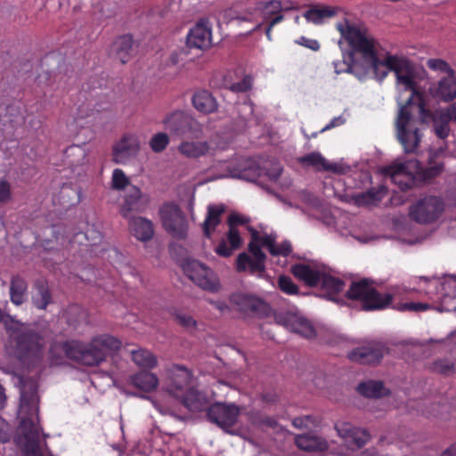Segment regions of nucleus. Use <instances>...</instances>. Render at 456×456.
Here are the masks:
<instances>
[{"instance_id":"1","label":"nucleus","mask_w":456,"mask_h":456,"mask_svg":"<svg viewBox=\"0 0 456 456\" xmlns=\"http://www.w3.org/2000/svg\"><path fill=\"white\" fill-rule=\"evenodd\" d=\"M337 29L347 42L351 50L359 53L370 67L374 77L379 81H383L389 71L395 74L397 83L403 85L405 89L414 86V71L411 61L400 55H394L386 52L380 53L377 49V42L366 29H361L347 20L337 24Z\"/></svg>"},{"instance_id":"2","label":"nucleus","mask_w":456,"mask_h":456,"mask_svg":"<svg viewBox=\"0 0 456 456\" xmlns=\"http://www.w3.org/2000/svg\"><path fill=\"white\" fill-rule=\"evenodd\" d=\"M411 94L405 104L400 107L396 121V137L406 153H415L422 139L419 124L432 123L435 134L442 140L448 137L451 128L450 116L444 109L434 111L426 108L424 97L413 88L409 89Z\"/></svg>"},{"instance_id":"3","label":"nucleus","mask_w":456,"mask_h":456,"mask_svg":"<svg viewBox=\"0 0 456 456\" xmlns=\"http://www.w3.org/2000/svg\"><path fill=\"white\" fill-rule=\"evenodd\" d=\"M120 347L121 341L108 334L94 336L88 343L79 339L53 341L49 347L47 361L51 367L63 365L67 359L94 367Z\"/></svg>"},{"instance_id":"4","label":"nucleus","mask_w":456,"mask_h":456,"mask_svg":"<svg viewBox=\"0 0 456 456\" xmlns=\"http://www.w3.org/2000/svg\"><path fill=\"white\" fill-rule=\"evenodd\" d=\"M8 352L28 369L42 365L45 356V338L43 335L28 327L12 330L8 340Z\"/></svg>"},{"instance_id":"5","label":"nucleus","mask_w":456,"mask_h":456,"mask_svg":"<svg viewBox=\"0 0 456 456\" xmlns=\"http://www.w3.org/2000/svg\"><path fill=\"white\" fill-rule=\"evenodd\" d=\"M251 240L248 245V253H240L236 258V270L239 273L248 272L250 274L263 278L265 274V262L267 256L262 247L273 253L275 237L273 234L261 235L257 230L248 227Z\"/></svg>"},{"instance_id":"6","label":"nucleus","mask_w":456,"mask_h":456,"mask_svg":"<svg viewBox=\"0 0 456 456\" xmlns=\"http://www.w3.org/2000/svg\"><path fill=\"white\" fill-rule=\"evenodd\" d=\"M346 298L360 301L364 311H376L387 308L393 301L389 293L381 294L374 287L372 281L362 279L352 281L346 293Z\"/></svg>"},{"instance_id":"7","label":"nucleus","mask_w":456,"mask_h":456,"mask_svg":"<svg viewBox=\"0 0 456 456\" xmlns=\"http://www.w3.org/2000/svg\"><path fill=\"white\" fill-rule=\"evenodd\" d=\"M165 128L177 137L199 139L202 136L201 125L182 110H175L163 119Z\"/></svg>"},{"instance_id":"8","label":"nucleus","mask_w":456,"mask_h":456,"mask_svg":"<svg viewBox=\"0 0 456 456\" xmlns=\"http://www.w3.org/2000/svg\"><path fill=\"white\" fill-rule=\"evenodd\" d=\"M232 310L238 312L244 318L264 317L270 312L269 305L262 298L248 293H232L229 298Z\"/></svg>"},{"instance_id":"9","label":"nucleus","mask_w":456,"mask_h":456,"mask_svg":"<svg viewBox=\"0 0 456 456\" xmlns=\"http://www.w3.org/2000/svg\"><path fill=\"white\" fill-rule=\"evenodd\" d=\"M159 215L165 230L176 239H184L187 235L188 224L187 220L180 209L174 203H165L160 210Z\"/></svg>"},{"instance_id":"10","label":"nucleus","mask_w":456,"mask_h":456,"mask_svg":"<svg viewBox=\"0 0 456 456\" xmlns=\"http://www.w3.org/2000/svg\"><path fill=\"white\" fill-rule=\"evenodd\" d=\"M183 269L186 276L200 288L212 292L219 289L215 273L199 261L188 260L183 264Z\"/></svg>"},{"instance_id":"11","label":"nucleus","mask_w":456,"mask_h":456,"mask_svg":"<svg viewBox=\"0 0 456 456\" xmlns=\"http://www.w3.org/2000/svg\"><path fill=\"white\" fill-rule=\"evenodd\" d=\"M444 211V202L439 197L428 196L419 200L410 208V217L419 224L436 221Z\"/></svg>"},{"instance_id":"12","label":"nucleus","mask_w":456,"mask_h":456,"mask_svg":"<svg viewBox=\"0 0 456 456\" xmlns=\"http://www.w3.org/2000/svg\"><path fill=\"white\" fill-rule=\"evenodd\" d=\"M386 353L387 348L383 343L372 341L353 349L348 353L347 357L351 362L360 364H376L382 360Z\"/></svg>"},{"instance_id":"13","label":"nucleus","mask_w":456,"mask_h":456,"mask_svg":"<svg viewBox=\"0 0 456 456\" xmlns=\"http://www.w3.org/2000/svg\"><path fill=\"white\" fill-rule=\"evenodd\" d=\"M207 414L210 421L226 429L237 422L240 409L235 404L216 403L208 407Z\"/></svg>"},{"instance_id":"14","label":"nucleus","mask_w":456,"mask_h":456,"mask_svg":"<svg viewBox=\"0 0 456 456\" xmlns=\"http://www.w3.org/2000/svg\"><path fill=\"white\" fill-rule=\"evenodd\" d=\"M338 435L351 448H362L370 438L366 429L359 428L349 422L340 421L335 424Z\"/></svg>"},{"instance_id":"15","label":"nucleus","mask_w":456,"mask_h":456,"mask_svg":"<svg viewBox=\"0 0 456 456\" xmlns=\"http://www.w3.org/2000/svg\"><path fill=\"white\" fill-rule=\"evenodd\" d=\"M191 379V371L182 365H173L168 370V384L167 391L175 398L183 395L184 391L190 389Z\"/></svg>"},{"instance_id":"16","label":"nucleus","mask_w":456,"mask_h":456,"mask_svg":"<svg viewBox=\"0 0 456 456\" xmlns=\"http://www.w3.org/2000/svg\"><path fill=\"white\" fill-rule=\"evenodd\" d=\"M20 430L24 438L25 452L37 454L40 450V428L32 418H23L20 423Z\"/></svg>"},{"instance_id":"17","label":"nucleus","mask_w":456,"mask_h":456,"mask_svg":"<svg viewBox=\"0 0 456 456\" xmlns=\"http://www.w3.org/2000/svg\"><path fill=\"white\" fill-rule=\"evenodd\" d=\"M139 151L137 140L131 135H124L113 147V161L117 164H125L130 158L135 156Z\"/></svg>"},{"instance_id":"18","label":"nucleus","mask_w":456,"mask_h":456,"mask_svg":"<svg viewBox=\"0 0 456 456\" xmlns=\"http://www.w3.org/2000/svg\"><path fill=\"white\" fill-rule=\"evenodd\" d=\"M187 45L190 48L206 49L211 45V28L204 22H198L190 29L186 37Z\"/></svg>"},{"instance_id":"19","label":"nucleus","mask_w":456,"mask_h":456,"mask_svg":"<svg viewBox=\"0 0 456 456\" xmlns=\"http://www.w3.org/2000/svg\"><path fill=\"white\" fill-rule=\"evenodd\" d=\"M291 273L306 286L314 288L319 286L323 271L306 264H295L290 267Z\"/></svg>"},{"instance_id":"20","label":"nucleus","mask_w":456,"mask_h":456,"mask_svg":"<svg viewBox=\"0 0 456 456\" xmlns=\"http://www.w3.org/2000/svg\"><path fill=\"white\" fill-rule=\"evenodd\" d=\"M383 174L390 176L392 182L398 184L402 191H407L413 183V176L408 173L405 163L393 164L384 167Z\"/></svg>"},{"instance_id":"21","label":"nucleus","mask_w":456,"mask_h":456,"mask_svg":"<svg viewBox=\"0 0 456 456\" xmlns=\"http://www.w3.org/2000/svg\"><path fill=\"white\" fill-rule=\"evenodd\" d=\"M434 95L444 102H450L456 98V74L455 72L444 77L431 87Z\"/></svg>"},{"instance_id":"22","label":"nucleus","mask_w":456,"mask_h":456,"mask_svg":"<svg viewBox=\"0 0 456 456\" xmlns=\"http://www.w3.org/2000/svg\"><path fill=\"white\" fill-rule=\"evenodd\" d=\"M319 285L324 292L325 298L338 302V296L344 290L346 283L341 279L324 272Z\"/></svg>"},{"instance_id":"23","label":"nucleus","mask_w":456,"mask_h":456,"mask_svg":"<svg viewBox=\"0 0 456 456\" xmlns=\"http://www.w3.org/2000/svg\"><path fill=\"white\" fill-rule=\"evenodd\" d=\"M134 39L130 34L118 37L111 45V53L122 64H126L133 51Z\"/></svg>"},{"instance_id":"24","label":"nucleus","mask_w":456,"mask_h":456,"mask_svg":"<svg viewBox=\"0 0 456 456\" xmlns=\"http://www.w3.org/2000/svg\"><path fill=\"white\" fill-rule=\"evenodd\" d=\"M224 211L225 207L223 204H210L208 206L207 216L202 224V230L206 238H211L212 234L216 231V228L220 224L221 216Z\"/></svg>"},{"instance_id":"25","label":"nucleus","mask_w":456,"mask_h":456,"mask_svg":"<svg viewBox=\"0 0 456 456\" xmlns=\"http://www.w3.org/2000/svg\"><path fill=\"white\" fill-rule=\"evenodd\" d=\"M131 233L141 241L151 240L154 234L153 224L142 216L133 217L129 222Z\"/></svg>"},{"instance_id":"26","label":"nucleus","mask_w":456,"mask_h":456,"mask_svg":"<svg viewBox=\"0 0 456 456\" xmlns=\"http://www.w3.org/2000/svg\"><path fill=\"white\" fill-rule=\"evenodd\" d=\"M191 102L193 107L200 112L210 114L217 110V102L212 94L208 90H199L194 93Z\"/></svg>"},{"instance_id":"27","label":"nucleus","mask_w":456,"mask_h":456,"mask_svg":"<svg viewBox=\"0 0 456 456\" xmlns=\"http://www.w3.org/2000/svg\"><path fill=\"white\" fill-rule=\"evenodd\" d=\"M227 240L230 246L227 245V241L225 240H221L216 247L215 251L218 256L229 257L234 250L240 247L242 240L236 227H229Z\"/></svg>"},{"instance_id":"28","label":"nucleus","mask_w":456,"mask_h":456,"mask_svg":"<svg viewBox=\"0 0 456 456\" xmlns=\"http://www.w3.org/2000/svg\"><path fill=\"white\" fill-rule=\"evenodd\" d=\"M175 398L191 411H201L206 407L205 395L193 387L187 389L183 395H178Z\"/></svg>"},{"instance_id":"29","label":"nucleus","mask_w":456,"mask_h":456,"mask_svg":"<svg viewBox=\"0 0 456 456\" xmlns=\"http://www.w3.org/2000/svg\"><path fill=\"white\" fill-rule=\"evenodd\" d=\"M142 191L134 185L129 187L127 194L125 196L124 202L120 208V214L123 217H128L134 211H140V200Z\"/></svg>"},{"instance_id":"30","label":"nucleus","mask_w":456,"mask_h":456,"mask_svg":"<svg viewBox=\"0 0 456 456\" xmlns=\"http://www.w3.org/2000/svg\"><path fill=\"white\" fill-rule=\"evenodd\" d=\"M178 151L182 155L187 158L196 159L205 156L208 152L209 144L205 141H183L178 146Z\"/></svg>"},{"instance_id":"31","label":"nucleus","mask_w":456,"mask_h":456,"mask_svg":"<svg viewBox=\"0 0 456 456\" xmlns=\"http://www.w3.org/2000/svg\"><path fill=\"white\" fill-rule=\"evenodd\" d=\"M357 392L367 398H380L388 394L384 387L383 382L379 380H367L358 384Z\"/></svg>"},{"instance_id":"32","label":"nucleus","mask_w":456,"mask_h":456,"mask_svg":"<svg viewBox=\"0 0 456 456\" xmlns=\"http://www.w3.org/2000/svg\"><path fill=\"white\" fill-rule=\"evenodd\" d=\"M28 297V284L20 276H13L10 285V298L16 305H22Z\"/></svg>"},{"instance_id":"33","label":"nucleus","mask_w":456,"mask_h":456,"mask_svg":"<svg viewBox=\"0 0 456 456\" xmlns=\"http://www.w3.org/2000/svg\"><path fill=\"white\" fill-rule=\"evenodd\" d=\"M132 384L145 392H151L157 388L159 385L158 377L146 370H141L131 378Z\"/></svg>"},{"instance_id":"34","label":"nucleus","mask_w":456,"mask_h":456,"mask_svg":"<svg viewBox=\"0 0 456 456\" xmlns=\"http://www.w3.org/2000/svg\"><path fill=\"white\" fill-rule=\"evenodd\" d=\"M298 163L305 167H312L314 169L325 170V171H333L335 170V166L333 164H330L326 161L324 157L317 151L308 153L305 156L298 158Z\"/></svg>"},{"instance_id":"35","label":"nucleus","mask_w":456,"mask_h":456,"mask_svg":"<svg viewBox=\"0 0 456 456\" xmlns=\"http://www.w3.org/2000/svg\"><path fill=\"white\" fill-rule=\"evenodd\" d=\"M36 293L32 297L34 305L40 310H44L52 303V294L47 284L43 281H37L35 284Z\"/></svg>"},{"instance_id":"36","label":"nucleus","mask_w":456,"mask_h":456,"mask_svg":"<svg viewBox=\"0 0 456 456\" xmlns=\"http://www.w3.org/2000/svg\"><path fill=\"white\" fill-rule=\"evenodd\" d=\"M387 190L384 186L379 189L371 188L365 192L356 195L355 202L358 206L377 205L385 197Z\"/></svg>"},{"instance_id":"37","label":"nucleus","mask_w":456,"mask_h":456,"mask_svg":"<svg viewBox=\"0 0 456 456\" xmlns=\"http://www.w3.org/2000/svg\"><path fill=\"white\" fill-rule=\"evenodd\" d=\"M433 153L430 152L429 157V166L422 167L419 162H416V174L419 176V178L423 181L431 180L436 176H438L444 168L442 163H434L433 164Z\"/></svg>"},{"instance_id":"38","label":"nucleus","mask_w":456,"mask_h":456,"mask_svg":"<svg viewBox=\"0 0 456 456\" xmlns=\"http://www.w3.org/2000/svg\"><path fill=\"white\" fill-rule=\"evenodd\" d=\"M335 14L336 11L331 7L318 8L314 6L307 10L303 16L307 21L319 25L323 22L324 19L333 17Z\"/></svg>"},{"instance_id":"39","label":"nucleus","mask_w":456,"mask_h":456,"mask_svg":"<svg viewBox=\"0 0 456 456\" xmlns=\"http://www.w3.org/2000/svg\"><path fill=\"white\" fill-rule=\"evenodd\" d=\"M288 321L293 332L306 338H312L315 336V330L308 321L295 316L289 317Z\"/></svg>"},{"instance_id":"40","label":"nucleus","mask_w":456,"mask_h":456,"mask_svg":"<svg viewBox=\"0 0 456 456\" xmlns=\"http://www.w3.org/2000/svg\"><path fill=\"white\" fill-rule=\"evenodd\" d=\"M132 359L136 365L142 368L152 369L157 365L156 357L145 349L132 351Z\"/></svg>"},{"instance_id":"41","label":"nucleus","mask_w":456,"mask_h":456,"mask_svg":"<svg viewBox=\"0 0 456 456\" xmlns=\"http://www.w3.org/2000/svg\"><path fill=\"white\" fill-rule=\"evenodd\" d=\"M256 10L261 12L264 20H269L273 15L282 12L281 2L271 0L265 3H258Z\"/></svg>"},{"instance_id":"42","label":"nucleus","mask_w":456,"mask_h":456,"mask_svg":"<svg viewBox=\"0 0 456 456\" xmlns=\"http://www.w3.org/2000/svg\"><path fill=\"white\" fill-rule=\"evenodd\" d=\"M37 391L31 389L29 392L21 391L20 409L21 412L32 411L37 405Z\"/></svg>"},{"instance_id":"43","label":"nucleus","mask_w":456,"mask_h":456,"mask_svg":"<svg viewBox=\"0 0 456 456\" xmlns=\"http://www.w3.org/2000/svg\"><path fill=\"white\" fill-rule=\"evenodd\" d=\"M429 369L433 372L449 376L454 372L455 365L447 359H438L430 365Z\"/></svg>"},{"instance_id":"44","label":"nucleus","mask_w":456,"mask_h":456,"mask_svg":"<svg viewBox=\"0 0 456 456\" xmlns=\"http://www.w3.org/2000/svg\"><path fill=\"white\" fill-rule=\"evenodd\" d=\"M130 183L129 178L120 168H115L111 176V188L115 191H123Z\"/></svg>"},{"instance_id":"45","label":"nucleus","mask_w":456,"mask_h":456,"mask_svg":"<svg viewBox=\"0 0 456 456\" xmlns=\"http://www.w3.org/2000/svg\"><path fill=\"white\" fill-rule=\"evenodd\" d=\"M278 288L287 295H297L299 291L297 285L287 275H281L278 278Z\"/></svg>"},{"instance_id":"46","label":"nucleus","mask_w":456,"mask_h":456,"mask_svg":"<svg viewBox=\"0 0 456 456\" xmlns=\"http://www.w3.org/2000/svg\"><path fill=\"white\" fill-rule=\"evenodd\" d=\"M169 143V137L166 133H158L150 141V146L154 152L163 151Z\"/></svg>"},{"instance_id":"47","label":"nucleus","mask_w":456,"mask_h":456,"mask_svg":"<svg viewBox=\"0 0 456 456\" xmlns=\"http://www.w3.org/2000/svg\"><path fill=\"white\" fill-rule=\"evenodd\" d=\"M60 198L64 203L75 205L79 201L78 192L71 185L64 184L60 191Z\"/></svg>"},{"instance_id":"48","label":"nucleus","mask_w":456,"mask_h":456,"mask_svg":"<svg viewBox=\"0 0 456 456\" xmlns=\"http://www.w3.org/2000/svg\"><path fill=\"white\" fill-rule=\"evenodd\" d=\"M262 174V170L258 164L255 161H247L244 170L240 175V177L246 180H252L259 177Z\"/></svg>"},{"instance_id":"49","label":"nucleus","mask_w":456,"mask_h":456,"mask_svg":"<svg viewBox=\"0 0 456 456\" xmlns=\"http://www.w3.org/2000/svg\"><path fill=\"white\" fill-rule=\"evenodd\" d=\"M296 444L304 451L313 452L317 449V438L309 436H298L296 438Z\"/></svg>"},{"instance_id":"50","label":"nucleus","mask_w":456,"mask_h":456,"mask_svg":"<svg viewBox=\"0 0 456 456\" xmlns=\"http://www.w3.org/2000/svg\"><path fill=\"white\" fill-rule=\"evenodd\" d=\"M428 67L433 70L442 71L445 73L446 76L455 72L445 61L441 59L428 60Z\"/></svg>"},{"instance_id":"51","label":"nucleus","mask_w":456,"mask_h":456,"mask_svg":"<svg viewBox=\"0 0 456 456\" xmlns=\"http://www.w3.org/2000/svg\"><path fill=\"white\" fill-rule=\"evenodd\" d=\"M65 154H66L67 158H69L71 155H77L79 158V159H77V161H72V160L67 161L68 164H69L72 167L82 165L84 159H86V153H85L84 150L79 146L74 145V146L69 147L66 150Z\"/></svg>"},{"instance_id":"52","label":"nucleus","mask_w":456,"mask_h":456,"mask_svg":"<svg viewBox=\"0 0 456 456\" xmlns=\"http://www.w3.org/2000/svg\"><path fill=\"white\" fill-rule=\"evenodd\" d=\"M428 308L429 305L428 304L415 302L402 303L396 306V309L401 312H423L428 310Z\"/></svg>"},{"instance_id":"53","label":"nucleus","mask_w":456,"mask_h":456,"mask_svg":"<svg viewBox=\"0 0 456 456\" xmlns=\"http://www.w3.org/2000/svg\"><path fill=\"white\" fill-rule=\"evenodd\" d=\"M174 316L177 323L186 329L194 328L196 326L195 320L189 314L175 312Z\"/></svg>"},{"instance_id":"54","label":"nucleus","mask_w":456,"mask_h":456,"mask_svg":"<svg viewBox=\"0 0 456 456\" xmlns=\"http://www.w3.org/2000/svg\"><path fill=\"white\" fill-rule=\"evenodd\" d=\"M273 253H270L272 256H288L292 252V246L289 241L285 240L281 242L280 245H276V242L273 246Z\"/></svg>"},{"instance_id":"55","label":"nucleus","mask_w":456,"mask_h":456,"mask_svg":"<svg viewBox=\"0 0 456 456\" xmlns=\"http://www.w3.org/2000/svg\"><path fill=\"white\" fill-rule=\"evenodd\" d=\"M251 88V78L244 77L241 81L232 84L230 89L234 93H245Z\"/></svg>"},{"instance_id":"56","label":"nucleus","mask_w":456,"mask_h":456,"mask_svg":"<svg viewBox=\"0 0 456 456\" xmlns=\"http://www.w3.org/2000/svg\"><path fill=\"white\" fill-rule=\"evenodd\" d=\"M11 438V427L8 422L0 416V442L7 443Z\"/></svg>"},{"instance_id":"57","label":"nucleus","mask_w":456,"mask_h":456,"mask_svg":"<svg viewBox=\"0 0 456 456\" xmlns=\"http://www.w3.org/2000/svg\"><path fill=\"white\" fill-rule=\"evenodd\" d=\"M249 219L246 216L239 215L237 213H232L228 217V225L229 227H236L237 225H241L248 224Z\"/></svg>"},{"instance_id":"58","label":"nucleus","mask_w":456,"mask_h":456,"mask_svg":"<svg viewBox=\"0 0 456 456\" xmlns=\"http://www.w3.org/2000/svg\"><path fill=\"white\" fill-rule=\"evenodd\" d=\"M11 197V186L10 183L5 181H0V204L9 200Z\"/></svg>"},{"instance_id":"59","label":"nucleus","mask_w":456,"mask_h":456,"mask_svg":"<svg viewBox=\"0 0 456 456\" xmlns=\"http://www.w3.org/2000/svg\"><path fill=\"white\" fill-rule=\"evenodd\" d=\"M297 44L303 45L306 48H309L313 51H318L320 49V44L315 39H310L304 36L300 37L298 40L296 41Z\"/></svg>"},{"instance_id":"60","label":"nucleus","mask_w":456,"mask_h":456,"mask_svg":"<svg viewBox=\"0 0 456 456\" xmlns=\"http://www.w3.org/2000/svg\"><path fill=\"white\" fill-rule=\"evenodd\" d=\"M346 122V119L342 116L334 117L320 132H325L334 127L339 126Z\"/></svg>"},{"instance_id":"61","label":"nucleus","mask_w":456,"mask_h":456,"mask_svg":"<svg viewBox=\"0 0 456 456\" xmlns=\"http://www.w3.org/2000/svg\"><path fill=\"white\" fill-rule=\"evenodd\" d=\"M261 398L266 403H274L278 400V395L274 392H265L262 394Z\"/></svg>"},{"instance_id":"62","label":"nucleus","mask_w":456,"mask_h":456,"mask_svg":"<svg viewBox=\"0 0 456 456\" xmlns=\"http://www.w3.org/2000/svg\"><path fill=\"white\" fill-rule=\"evenodd\" d=\"M305 419H304L303 416L301 417H297L295 418L293 420H292V425L297 428H305V429H308L309 428V423H305Z\"/></svg>"},{"instance_id":"63","label":"nucleus","mask_w":456,"mask_h":456,"mask_svg":"<svg viewBox=\"0 0 456 456\" xmlns=\"http://www.w3.org/2000/svg\"><path fill=\"white\" fill-rule=\"evenodd\" d=\"M214 306L218 309L222 314H225L226 312H229L230 310H232V306L228 305L224 301H216L213 303Z\"/></svg>"},{"instance_id":"64","label":"nucleus","mask_w":456,"mask_h":456,"mask_svg":"<svg viewBox=\"0 0 456 456\" xmlns=\"http://www.w3.org/2000/svg\"><path fill=\"white\" fill-rule=\"evenodd\" d=\"M444 110L450 116L451 120L456 123V102L445 108Z\"/></svg>"}]
</instances>
